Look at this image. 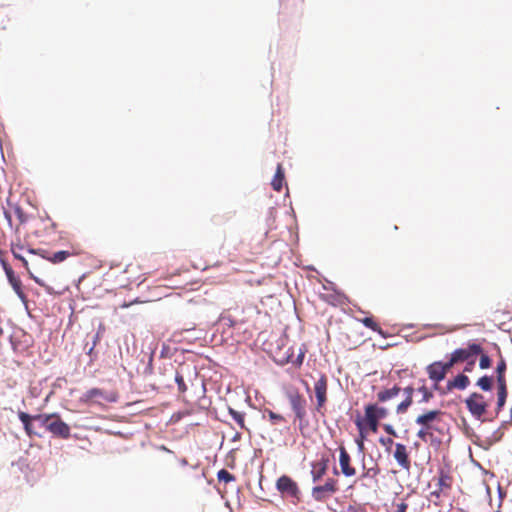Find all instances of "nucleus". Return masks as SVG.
I'll use <instances>...</instances> for the list:
<instances>
[{
  "label": "nucleus",
  "instance_id": "f257e3e1",
  "mask_svg": "<svg viewBox=\"0 0 512 512\" xmlns=\"http://www.w3.org/2000/svg\"><path fill=\"white\" fill-rule=\"evenodd\" d=\"M262 349L265 351L277 364L285 365L292 363L296 368H299L304 361L306 349L299 348L298 355L293 358L291 347L287 346V339L282 337L279 333L271 332L267 338L262 342Z\"/></svg>",
  "mask_w": 512,
  "mask_h": 512
},
{
  "label": "nucleus",
  "instance_id": "f03ea898",
  "mask_svg": "<svg viewBox=\"0 0 512 512\" xmlns=\"http://www.w3.org/2000/svg\"><path fill=\"white\" fill-rule=\"evenodd\" d=\"M443 412L441 410H428L415 419V423L420 426L417 432V437L423 442H434L435 433L442 434V429L439 427Z\"/></svg>",
  "mask_w": 512,
  "mask_h": 512
},
{
  "label": "nucleus",
  "instance_id": "7ed1b4c3",
  "mask_svg": "<svg viewBox=\"0 0 512 512\" xmlns=\"http://www.w3.org/2000/svg\"><path fill=\"white\" fill-rule=\"evenodd\" d=\"M389 415V409L379 403H369L364 407V417L357 418L355 424L360 432L361 438H364L365 431L376 433L379 427V421Z\"/></svg>",
  "mask_w": 512,
  "mask_h": 512
},
{
  "label": "nucleus",
  "instance_id": "20e7f679",
  "mask_svg": "<svg viewBox=\"0 0 512 512\" xmlns=\"http://www.w3.org/2000/svg\"><path fill=\"white\" fill-rule=\"evenodd\" d=\"M40 423L49 431L53 436L68 439L71 435V429L57 413L42 414L38 416Z\"/></svg>",
  "mask_w": 512,
  "mask_h": 512
},
{
  "label": "nucleus",
  "instance_id": "39448f33",
  "mask_svg": "<svg viewBox=\"0 0 512 512\" xmlns=\"http://www.w3.org/2000/svg\"><path fill=\"white\" fill-rule=\"evenodd\" d=\"M313 389L316 397L315 410L323 414L328 400V378L326 374H320L319 378L314 383Z\"/></svg>",
  "mask_w": 512,
  "mask_h": 512
},
{
  "label": "nucleus",
  "instance_id": "423d86ee",
  "mask_svg": "<svg viewBox=\"0 0 512 512\" xmlns=\"http://www.w3.org/2000/svg\"><path fill=\"white\" fill-rule=\"evenodd\" d=\"M483 352L479 344L471 343L465 348H459L451 353L449 359L450 365L453 367L458 362L469 361Z\"/></svg>",
  "mask_w": 512,
  "mask_h": 512
},
{
  "label": "nucleus",
  "instance_id": "0eeeda50",
  "mask_svg": "<svg viewBox=\"0 0 512 512\" xmlns=\"http://www.w3.org/2000/svg\"><path fill=\"white\" fill-rule=\"evenodd\" d=\"M323 293L319 294L321 300L334 307H342L349 303L348 297L333 286L323 285Z\"/></svg>",
  "mask_w": 512,
  "mask_h": 512
},
{
  "label": "nucleus",
  "instance_id": "6e6552de",
  "mask_svg": "<svg viewBox=\"0 0 512 512\" xmlns=\"http://www.w3.org/2000/svg\"><path fill=\"white\" fill-rule=\"evenodd\" d=\"M338 489V481L328 478L325 484L313 487L312 497L315 501L322 502L334 495Z\"/></svg>",
  "mask_w": 512,
  "mask_h": 512
},
{
  "label": "nucleus",
  "instance_id": "1a4fd4ad",
  "mask_svg": "<svg viewBox=\"0 0 512 512\" xmlns=\"http://www.w3.org/2000/svg\"><path fill=\"white\" fill-rule=\"evenodd\" d=\"M451 368L452 366L449 361L446 363L435 361L426 367V372L429 379L435 383V388H437L438 384L445 379Z\"/></svg>",
  "mask_w": 512,
  "mask_h": 512
},
{
  "label": "nucleus",
  "instance_id": "9d476101",
  "mask_svg": "<svg viewBox=\"0 0 512 512\" xmlns=\"http://www.w3.org/2000/svg\"><path fill=\"white\" fill-rule=\"evenodd\" d=\"M465 404L469 412L477 419H480L486 413L488 407L483 395L476 392L465 400Z\"/></svg>",
  "mask_w": 512,
  "mask_h": 512
},
{
  "label": "nucleus",
  "instance_id": "9b49d317",
  "mask_svg": "<svg viewBox=\"0 0 512 512\" xmlns=\"http://www.w3.org/2000/svg\"><path fill=\"white\" fill-rule=\"evenodd\" d=\"M288 400L296 419L302 422L306 417V400L299 391H294L288 394Z\"/></svg>",
  "mask_w": 512,
  "mask_h": 512
},
{
  "label": "nucleus",
  "instance_id": "f8f14e48",
  "mask_svg": "<svg viewBox=\"0 0 512 512\" xmlns=\"http://www.w3.org/2000/svg\"><path fill=\"white\" fill-rule=\"evenodd\" d=\"M393 457L396 460L399 467L407 472L411 469V460L407 447L402 443H395V451Z\"/></svg>",
  "mask_w": 512,
  "mask_h": 512
},
{
  "label": "nucleus",
  "instance_id": "ddd939ff",
  "mask_svg": "<svg viewBox=\"0 0 512 512\" xmlns=\"http://www.w3.org/2000/svg\"><path fill=\"white\" fill-rule=\"evenodd\" d=\"M278 490L291 497H298L299 488L297 483L289 476L283 475L277 480Z\"/></svg>",
  "mask_w": 512,
  "mask_h": 512
},
{
  "label": "nucleus",
  "instance_id": "4468645a",
  "mask_svg": "<svg viewBox=\"0 0 512 512\" xmlns=\"http://www.w3.org/2000/svg\"><path fill=\"white\" fill-rule=\"evenodd\" d=\"M329 465L328 456L323 455L319 460L312 463L311 476L313 482H317L326 474Z\"/></svg>",
  "mask_w": 512,
  "mask_h": 512
},
{
  "label": "nucleus",
  "instance_id": "2eb2a0df",
  "mask_svg": "<svg viewBox=\"0 0 512 512\" xmlns=\"http://www.w3.org/2000/svg\"><path fill=\"white\" fill-rule=\"evenodd\" d=\"M86 400L102 399L107 402H115L117 400L116 393H107L100 388H91L84 394Z\"/></svg>",
  "mask_w": 512,
  "mask_h": 512
},
{
  "label": "nucleus",
  "instance_id": "dca6fc26",
  "mask_svg": "<svg viewBox=\"0 0 512 512\" xmlns=\"http://www.w3.org/2000/svg\"><path fill=\"white\" fill-rule=\"evenodd\" d=\"M340 455H339V463L341 467V472L346 477H352L356 474V470L353 466H351V458L348 452L344 447H340L339 449Z\"/></svg>",
  "mask_w": 512,
  "mask_h": 512
},
{
  "label": "nucleus",
  "instance_id": "f3484780",
  "mask_svg": "<svg viewBox=\"0 0 512 512\" xmlns=\"http://www.w3.org/2000/svg\"><path fill=\"white\" fill-rule=\"evenodd\" d=\"M38 416H42V414L30 415L23 411L18 412V418L20 419V421L22 422V424L24 426L25 433L30 438L37 435L36 431L33 428L32 421H35V420L39 421Z\"/></svg>",
  "mask_w": 512,
  "mask_h": 512
},
{
  "label": "nucleus",
  "instance_id": "a211bd4d",
  "mask_svg": "<svg viewBox=\"0 0 512 512\" xmlns=\"http://www.w3.org/2000/svg\"><path fill=\"white\" fill-rule=\"evenodd\" d=\"M452 481H453L452 477L449 475V473L445 472L444 470H441L439 472V476L437 478L438 489L436 491H433L431 493V495L439 498V496L442 493H444L445 491H447L451 488Z\"/></svg>",
  "mask_w": 512,
  "mask_h": 512
},
{
  "label": "nucleus",
  "instance_id": "6ab92c4d",
  "mask_svg": "<svg viewBox=\"0 0 512 512\" xmlns=\"http://www.w3.org/2000/svg\"><path fill=\"white\" fill-rule=\"evenodd\" d=\"M403 391L405 394V399L397 405V407H396L397 414L406 413L407 410L409 409V407L413 403V393H414L415 389L412 386H407L403 389Z\"/></svg>",
  "mask_w": 512,
  "mask_h": 512
},
{
  "label": "nucleus",
  "instance_id": "aec40b11",
  "mask_svg": "<svg viewBox=\"0 0 512 512\" xmlns=\"http://www.w3.org/2000/svg\"><path fill=\"white\" fill-rule=\"evenodd\" d=\"M469 384H470V379L468 378V376H466L464 374H459L453 380L448 381L447 389L449 391H451L453 389L464 390L469 386Z\"/></svg>",
  "mask_w": 512,
  "mask_h": 512
},
{
  "label": "nucleus",
  "instance_id": "412c9836",
  "mask_svg": "<svg viewBox=\"0 0 512 512\" xmlns=\"http://www.w3.org/2000/svg\"><path fill=\"white\" fill-rule=\"evenodd\" d=\"M400 391L401 388L398 385H394L392 388L383 389L377 393V400L379 403H384L398 396Z\"/></svg>",
  "mask_w": 512,
  "mask_h": 512
},
{
  "label": "nucleus",
  "instance_id": "4be33fe9",
  "mask_svg": "<svg viewBox=\"0 0 512 512\" xmlns=\"http://www.w3.org/2000/svg\"><path fill=\"white\" fill-rule=\"evenodd\" d=\"M74 255V253L66 250L55 252L51 255H42V258L48 260L49 262L53 264H58L61 262H64L66 259H68L70 256Z\"/></svg>",
  "mask_w": 512,
  "mask_h": 512
},
{
  "label": "nucleus",
  "instance_id": "5701e85b",
  "mask_svg": "<svg viewBox=\"0 0 512 512\" xmlns=\"http://www.w3.org/2000/svg\"><path fill=\"white\" fill-rule=\"evenodd\" d=\"M284 182V170L281 164H278L276 173L271 181L274 190L281 191Z\"/></svg>",
  "mask_w": 512,
  "mask_h": 512
},
{
  "label": "nucleus",
  "instance_id": "b1692460",
  "mask_svg": "<svg viewBox=\"0 0 512 512\" xmlns=\"http://www.w3.org/2000/svg\"><path fill=\"white\" fill-rule=\"evenodd\" d=\"M12 253H13V256L20 260L23 264V266L25 267V269L27 270V272L29 273L30 277L40 286L42 287H45L47 288L46 284L44 283V281L36 276H34L30 270H29V267H28V261L20 254L18 253L15 249H12Z\"/></svg>",
  "mask_w": 512,
  "mask_h": 512
},
{
  "label": "nucleus",
  "instance_id": "393cba45",
  "mask_svg": "<svg viewBox=\"0 0 512 512\" xmlns=\"http://www.w3.org/2000/svg\"><path fill=\"white\" fill-rule=\"evenodd\" d=\"M9 283L12 286V288H13L14 292L16 293V295L20 298V300L23 303H26L27 302V295L24 292V289H23L22 282H21L20 278L16 277L15 279H13L12 282H9Z\"/></svg>",
  "mask_w": 512,
  "mask_h": 512
},
{
  "label": "nucleus",
  "instance_id": "a878e982",
  "mask_svg": "<svg viewBox=\"0 0 512 512\" xmlns=\"http://www.w3.org/2000/svg\"><path fill=\"white\" fill-rule=\"evenodd\" d=\"M507 397V385L506 383H498V400H497V406L499 409H501L506 402Z\"/></svg>",
  "mask_w": 512,
  "mask_h": 512
},
{
  "label": "nucleus",
  "instance_id": "bb28decb",
  "mask_svg": "<svg viewBox=\"0 0 512 512\" xmlns=\"http://www.w3.org/2000/svg\"><path fill=\"white\" fill-rule=\"evenodd\" d=\"M417 391L422 395L419 403H428L434 397L433 392L425 385L424 382L423 385L417 389Z\"/></svg>",
  "mask_w": 512,
  "mask_h": 512
},
{
  "label": "nucleus",
  "instance_id": "cd10ccee",
  "mask_svg": "<svg viewBox=\"0 0 512 512\" xmlns=\"http://www.w3.org/2000/svg\"><path fill=\"white\" fill-rule=\"evenodd\" d=\"M505 371H506V362L503 358H501L496 367L497 383H506Z\"/></svg>",
  "mask_w": 512,
  "mask_h": 512
},
{
  "label": "nucleus",
  "instance_id": "c85d7f7f",
  "mask_svg": "<svg viewBox=\"0 0 512 512\" xmlns=\"http://www.w3.org/2000/svg\"><path fill=\"white\" fill-rule=\"evenodd\" d=\"M360 321L362 322V324L365 327L373 330L374 332L382 334V329H381L380 325L372 317H365V318L361 319Z\"/></svg>",
  "mask_w": 512,
  "mask_h": 512
},
{
  "label": "nucleus",
  "instance_id": "c756f323",
  "mask_svg": "<svg viewBox=\"0 0 512 512\" xmlns=\"http://www.w3.org/2000/svg\"><path fill=\"white\" fill-rule=\"evenodd\" d=\"M217 479L219 483L228 484L229 482L235 481V476L226 469H221L217 473Z\"/></svg>",
  "mask_w": 512,
  "mask_h": 512
},
{
  "label": "nucleus",
  "instance_id": "7c9ffc66",
  "mask_svg": "<svg viewBox=\"0 0 512 512\" xmlns=\"http://www.w3.org/2000/svg\"><path fill=\"white\" fill-rule=\"evenodd\" d=\"M477 385L484 391H489L492 388V377L483 376L478 379Z\"/></svg>",
  "mask_w": 512,
  "mask_h": 512
},
{
  "label": "nucleus",
  "instance_id": "2f4dec72",
  "mask_svg": "<svg viewBox=\"0 0 512 512\" xmlns=\"http://www.w3.org/2000/svg\"><path fill=\"white\" fill-rule=\"evenodd\" d=\"M12 211L14 217L18 220L19 224H23L27 220V216L24 211L19 206H12Z\"/></svg>",
  "mask_w": 512,
  "mask_h": 512
},
{
  "label": "nucleus",
  "instance_id": "473e14b6",
  "mask_svg": "<svg viewBox=\"0 0 512 512\" xmlns=\"http://www.w3.org/2000/svg\"><path fill=\"white\" fill-rule=\"evenodd\" d=\"M3 270L5 271V274L7 276V279L9 282H12L13 279H15L17 276L15 275L13 269L11 266L3 259L0 260Z\"/></svg>",
  "mask_w": 512,
  "mask_h": 512
},
{
  "label": "nucleus",
  "instance_id": "72a5a7b5",
  "mask_svg": "<svg viewBox=\"0 0 512 512\" xmlns=\"http://www.w3.org/2000/svg\"><path fill=\"white\" fill-rule=\"evenodd\" d=\"M379 473H380L379 467L377 465H374L373 467L365 469V471L362 474V477L375 479Z\"/></svg>",
  "mask_w": 512,
  "mask_h": 512
},
{
  "label": "nucleus",
  "instance_id": "f704fd0d",
  "mask_svg": "<svg viewBox=\"0 0 512 512\" xmlns=\"http://www.w3.org/2000/svg\"><path fill=\"white\" fill-rule=\"evenodd\" d=\"M175 382L177 383L178 390L180 393H185L187 391V386L184 382V377L179 372L175 375Z\"/></svg>",
  "mask_w": 512,
  "mask_h": 512
},
{
  "label": "nucleus",
  "instance_id": "c9c22d12",
  "mask_svg": "<svg viewBox=\"0 0 512 512\" xmlns=\"http://www.w3.org/2000/svg\"><path fill=\"white\" fill-rule=\"evenodd\" d=\"M479 366L481 369L489 368L491 366V359L486 354L481 353Z\"/></svg>",
  "mask_w": 512,
  "mask_h": 512
},
{
  "label": "nucleus",
  "instance_id": "e433bc0d",
  "mask_svg": "<svg viewBox=\"0 0 512 512\" xmlns=\"http://www.w3.org/2000/svg\"><path fill=\"white\" fill-rule=\"evenodd\" d=\"M379 442L382 446H384L386 448L387 451L390 450V448L394 445L395 446V443H394V440L391 438V437H388V438H383L381 437L379 439Z\"/></svg>",
  "mask_w": 512,
  "mask_h": 512
},
{
  "label": "nucleus",
  "instance_id": "4c0bfd02",
  "mask_svg": "<svg viewBox=\"0 0 512 512\" xmlns=\"http://www.w3.org/2000/svg\"><path fill=\"white\" fill-rule=\"evenodd\" d=\"M4 216H5V219L7 220L8 224L10 227H12L13 225V211H12V206L9 208V209H4Z\"/></svg>",
  "mask_w": 512,
  "mask_h": 512
},
{
  "label": "nucleus",
  "instance_id": "58836bf2",
  "mask_svg": "<svg viewBox=\"0 0 512 512\" xmlns=\"http://www.w3.org/2000/svg\"><path fill=\"white\" fill-rule=\"evenodd\" d=\"M384 431L389 434L390 436L397 437V432L390 424H385L383 426Z\"/></svg>",
  "mask_w": 512,
  "mask_h": 512
},
{
  "label": "nucleus",
  "instance_id": "ea45409f",
  "mask_svg": "<svg viewBox=\"0 0 512 512\" xmlns=\"http://www.w3.org/2000/svg\"><path fill=\"white\" fill-rule=\"evenodd\" d=\"M408 508V505L404 502H401L396 505V511L395 512H406Z\"/></svg>",
  "mask_w": 512,
  "mask_h": 512
},
{
  "label": "nucleus",
  "instance_id": "a19ab883",
  "mask_svg": "<svg viewBox=\"0 0 512 512\" xmlns=\"http://www.w3.org/2000/svg\"><path fill=\"white\" fill-rule=\"evenodd\" d=\"M475 364V358L471 359L468 361V364L467 366L465 367L464 371L465 372H470L472 371V368H473V365Z\"/></svg>",
  "mask_w": 512,
  "mask_h": 512
},
{
  "label": "nucleus",
  "instance_id": "79ce46f5",
  "mask_svg": "<svg viewBox=\"0 0 512 512\" xmlns=\"http://www.w3.org/2000/svg\"><path fill=\"white\" fill-rule=\"evenodd\" d=\"M270 417L272 419L283 420V417L281 415H277V414H275L273 412H270Z\"/></svg>",
  "mask_w": 512,
  "mask_h": 512
},
{
  "label": "nucleus",
  "instance_id": "37998d69",
  "mask_svg": "<svg viewBox=\"0 0 512 512\" xmlns=\"http://www.w3.org/2000/svg\"><path fill=\"white\" fill-rule=\"evenodd\" d=\"M237 422L240 424L241 427H244V419L241 415H238L236 417Z\"/></svg>",
  "mask_w": 512,
  "mask_h": 512
},
{
  "label": "nucleus",
  "instance_id": "c03bdc74",
  "mask_svg": "<svg viewBox=\"0 0 512 512\" xmlns=\"http://www.w3.org/2000/svg\"><path fill=\"white\" fill-rule=\"evenodd\" d=\"M42 253H44V254H40L41 256H42V255H48V254H47V251H45V250H42Z\"/></svg>",
  "mask_w": 512,
  "mask_h": 512
},
{
  "label": "nucleus",
  "instance_id": "a18cd8bd",
  "mask_svg": "<svg viewBox=\"0 0 512 512\" xmlns=\"http://www.w3.org/2000/svg\"><path fill=\"white\" fill-rule=\"evenodd\" d=\"M42 253H44V254H40L41 256H42V255H48V254H47V251H45V250H42Z\"/></svg>",
  "mask_w": 512,
  "mask_h": 512
},
{
  "label": "nucleus",
  "instance_id": "49530a36",
  "mask_svg": "<svg viewBox=\"0 0 512 512\" xmlns=\"http://www.w3.org/2000/svg\"><path fill=\"white\" fill-rule=\"evenodd\" d=\"M359 443V446L362 447L363 446V442L362 440L358 442Z\"/></svg>",
  "mask_w": 512,
  "mask_h": 512
},
{
  "label": "nucleus",
  "instance_id": "de8ad7c7",
  "mask_svg": "<svg viewBox=\"0 0 512 512\" xmlns=\"http://www.w3.org/2000/svg\"><path fill=\"white\" fill-rule=\"evenodd\" d=\"M129 305H130V304H126V303H125V304H123L122 306H123V307H128Z\"/></svg>",
  "mask_w": 512,
  "mask_h": 512
},
{
  "label": "nucleus",
  "instance_id": "09e8293b",
  "mask_svg": "<svg viewBox=\"0 0 512 512\" xmlns=\"http://www.w3.org/2000/svg\"><path fill=\"white\" fill-rule=\"evenodd\" d=\"M456 512H463V510H461V509H458V510H457Z\"/></svg>",
  "mask_w": 512,
  "mask_h": 512
}]
</instances>
